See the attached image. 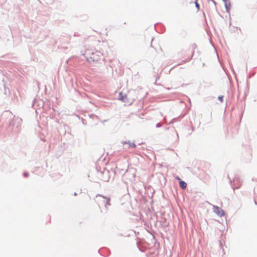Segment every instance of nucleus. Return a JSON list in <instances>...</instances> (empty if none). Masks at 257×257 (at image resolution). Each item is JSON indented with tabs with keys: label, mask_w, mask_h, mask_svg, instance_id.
Segmentation results:
<instances>
[{
	"label": "nucleus",
	"mask_w": 257,
	"mask_h": 257,
	"mask_svg": "<svg viewBox=\"0 0 257 257\" xmlns=\"http://www.w3.org/2000/svg\"><path fill=\"white\" fill-rule=\"evenodd\" d=\"M100 58V53L98 52L92 53L91 55L87 57V60L89 62L98 61Z\"/></svg>",
	"instance_id": "f257e3e1"
},
{
	"label": "nucleus",
	"mask_w": 257,
	"mask_h": 257,
	"mask_svg": "<svg viewBox=\"0 0 257 257\" xmlns=\"http://www.w3.org/2000/svg\"><path fill=\"white\" fill-rule=\"evenodd\" d=\"M119 97L120 99L126 105H130L133 103V100L128 98L126 94H123L122 92L119 93Z\"/></svg>",
	"instance_id": "f03ea898"
},
{
	"label": "nucleus",
	"mask_w": 257,
	"mask_h": 257,
	"mask_svg": "<svg viewBox=\"0 0 257 257\" xmlns=\"http://www.w3.org/2000/svg\"><path fill=\"white\" fill-rule=\"evenodd\" d=\"M213 212L219 216L222 217L224 215V211L217 206L213 205Z\"/></svg>",
	"instance_id": "7ed1b4c3"
},
{
	"label": "nucleus",
	"mask_w": 257,
	"mask_h": 257,
	"mask_svg": "<svg viewBox=\"0 0 257 257\" xmlns=\"http://www.w3.org/2000/svg\"><path fill=\"white\" fill-rule=\"evenodd\" d=\"M179 185L180 187L183 189H185L187 187L186 183L184 181L181 180L179 182Z\"/></svg>",
	"instance_id": "20e7f679"
},
{
	"label": "nucleus",
	"mask_w": 257,
	"mask_h": 257,
	"mask_svg": "<svg viewBox=\"0 0 257 257\" xmlns=\"http://www.w3.org/2000/svg\"><path fill=\"white\" fill-rule=\"evenodd\" d=\"M127 144L128 145V147L130 148H135L136 147V145L134 143L128 142Z\"/></svg>",
	"instance_id": "39448f33"
},
{
	"label": "nucleus",
	"mask_w": 257,
	"mask_h": 257,
	"mask_svg": "<svg viewBox=\"0 0 257 257\" xmlns=\"http://www.w3.org/2000/svg\"><path fill=\"white\" fill-rule=\"evenodd\" d=\"M218 99L220 100L221 102H223V96H218Z\"/></svg>",
	"instance_id": "423d86ee"
},
{
	"label": "nucleus",
	"mask_w": 257,
	"mask_h": 257,
	"mask_svg": "<svg viewBox=\"0 0 257 257\" xmlns=\"http://www.w3.org/2000/svg\"><path fill=\"white\" fill-rule=\"evenodd\" d=\"M195 3L196 7L197 10L198 11L199 10V5L198 4V3L196 1H195Z\"/></svg>",
	"instance_id": "0eeeda50"
},
{
	"label": "nucleus",
	"mask_w": 257,
	"mask_h": 257,
	"mask_svg": "<svg viewBox=\"0 0 257 257\" xmlns=\"http://www.w3.org/2000/svg\"><path fill=\"white\" fill-rule=\"evenodd\" d=\"M176 179H177V180H180V181L181 180L180 178H179V177H178V176L176 177Z\"/></svg>",
	"instance_id": "6e6552de"
},
{
	"label": "nucleus",
	"mask_w": 257,
	"mask_h": 257,
	"mask_svg": "<svg viewBox=\"0 0 257 257\" xmlns=\"http://www.w3.org/2000/svg\"><path fill=\"white\" fill-rule=\"evenodd\" d=\"M123 144H127L126 142H124L122 143Z\"/></svg>",
	"instance_id": "1a4fd4ad"
},
{
	"label": "nucleus",
	"mask_w": 257,
	"mask_h": 257,
	"mask_svg": "<svg viewBox=\"0 0 257 257\" xmlns=\"http://www.w3.org/2000/svg\"><path fill=\"white\" fill-rule=\"evenodd\" d=\"M25 176L26 177H27V176H28V175H27V174H25Z\"/></svg>",
	"instance_id": "9d476101"
},
{
	"label": "nucleus",
	"mask_w": 257,
	"mask_h": 257,
	"mask_svg": "<svg viewBox=\"0 0 257 257\" xmlns=\"http://www.w3.org/2000/svg\"><path fill=\"white\" fill-rule=\"evenodd\" d=\"M240 186H241V184H240L239 186L238 187H237V188H239Z\"/></svg>",
	"instance_id": "9b49d317"
}]
</instances>
